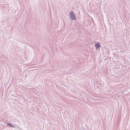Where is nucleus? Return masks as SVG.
Listing matches in <instances>:
<instances>
[{
    "label": "nucleus",
    "mask_w": 130,
    "mask_h": 130,
    "mask_svg": "<svg viewBox=\"0 0 130 130\" xmlns=\"http://www.w3.org/2000/svg\"><path fill=\"white\" fill-rule=\"evenodd\" d=\"M69 15L70 18L72 20H74L76 19L75 15L73 11H71Z\"/></svg>",
    "instance_id": "f257e3e1"
},
{
    "label": "nucleus",
    "mask_w": 130,
    "mask_h": 130,
    "mask_svg": "<svg viewBox=\"0 0 130 130\" xmlns=\"http://www.w3.org/2000/svg\"><path fill=\"white\" fill-rule=\"evenodd\" d=\"M6 124L8 126H9L10 127H12L13 128L16 127V126L15 125H13L11 123H8V122H6Z\"/></svg>",
    "instance_id": "f03ea898"
},
{
    "label": "nucleus",
    "mask_w": 130,
    "mask_h": 130,
    "mask_svg": "<svg viewBox=\"0 0 130 130\" xmlns=\"http://www.w3.org/2000/svg\"><path fill=\"white\" fill-rule=\"evenodd\" d=\"M96 49L98 50L101 46V45L99 42H97L95 44Z\"/></svg>",
    "instance_id": "7ed1b4c3"
},
{
    "label": "nucleus",
    "mask_w": 130,
    "mask_h": 130,
    "mask_svg": "<svg viewBox=\"0 0 130 130\" xmlns=\"http://www.w3.org/2000/svg\"><path fill=\"white\" fill-rule=\"evenodd\" d=\"M13 124V125H15V126H16V127H17L18 128H20L19 127H18V126H17V125L16 124Z\"/></svg>",
    "instance_id": "20e7f679"
}]
</instances>
